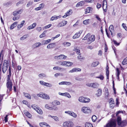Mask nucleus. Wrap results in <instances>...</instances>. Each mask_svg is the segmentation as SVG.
I'll return each mask as SVG.
<instances>
[{
	"mask_svg": "<svg viewBox=\"0 0 127 127\" xmlns=\"http://www.w3.org/2000/svg\"><path fill=\"white\" fill-rule=\"evenodd\" d=\"M116 122L113 120H111L104 126V127H116Z\"/></svg>",
	"mask_w": 127,
	"mask_h": 127,
	"instance_id": "f257e3e1",
	"label": "nucleus"
},
{
	"mask_svg": "<svg viewBox=\"0 0 127 127\" xmlns=\"http://www.w3.org/2000/svg\"><path fill=\"white\" fill-rule=\"evenodd\" d=\"M37 95L44 99H50V97L48 95L42 93H39L37 94Z\"/></svg>",
	"mask_w": 127,
	"mask_h": 127,
	"instance_id": "f03ea898",
	"label": "nucleus"
},
{
	"mask_svg": "<svg viewBox=\"0 0 127 127\" xmlns=\"http://www.w3.org/2000/svg\"><path fill=\"white\" fill-rule=\"evenodd\" d=\"M82 111L84 113L90 114L91 112V110L88 107H83L82 108Z\"/></svg>",
	"mask_w": 127,
	"mask_h": 127,
	"instance_id": "7ed1b4c3",
	"label": "nucleus"
},
{
	"mask_svg": "<svg viewBox=\"0 0 127 127\" xmlns=\"http://www.w3.org/2000/svg\"><path fill=\"white\" fill-rule=\"evenodd\" d=\"M8 62L7 61L4 62L3 63L2 67V71L3 73H5L7 70V68L8 67Z\"/></svg>",
	"mask_w": 127,
	"mask_h": 127,
	"instance_id": "20e7f679",
	"label": "nucleus"
},
{
	"mask_svg": "<svg viewBox=\"0 0 127 127\" xmlns=\"http://www.w3.org/2000/svg\"><path fill=\"white\" fill-rule=\"evenodd\" d=\"M73 126V124L72 122L69 121H68L64 123L63 124V126L64 127H72Z\"/></svg>",
	"mask_w": 127,
	"mask_h": 127,
	"instance_id": "39448f33",
	"label": "nucleus"
},
{
	"mask_svg": "<svg viewBox=\"0 0 127 127\" xmlns=\"http://www.w3.org/2000/svg\"><path fill=\"white\" fill-rule=\"evenodd\" d=\"M95 39V36L94 35H90L88 38V43L90 44L92 42H94Z\"/></svg>",
	"mask_w": 127,
	"mask_h": 127,
	"instance_id": "423d86ee",
	"label": "nucleus"
},
{
	"mask_svg": "<svg viewBox=\"0 0 127 127\" xmlns=\"http://www.w3.org/2000/svg\"><path fill=\"white\" fill-rule=\"evenodd\" d=\"M83 32V30L79 31L78 32H76L73 36V38L75 39L79 37L81 34Z\"/></svg>",
	"mask_w": 127,
	"mask_h": 127,
	"instance_id": "0eeeda50",
	"label": "nucleus"
},
{
	"mask_svg": "<svg viewBox=\"0 0 127 127\" xmlns=\"http://www.w3.org/2000/svg\"><path fill=\"white\" fill-rule=\"evenodd\" d=\"M65 113H67L74 118H76L77 116L76 114L71 111H65Z\"/></svg>",
	"mask_w": 127,
	"mask_h": 127,
	"instance_id": "6e6552de",
	"label": "nucleus"
},
{
	"mask_svg": "<svg viewBox=\"0 0 127 127\" xmlns=\"http://www.w3.org/2000/svg\"><path fill=\"white\" fill-rule=\"evenodd\" d=\"M67 21H63L57 25V26L60 27L65 25L67 23Z\"/></svg>",
	"mask_w": 127,
	"mask_h": 127,
	"instance_id": "1a4fd4ad",
	"label": "nucleus"
},
{
	"mask_svg": "<svg viewBox=\"0 0 127 127\" xmlns=\"http://www.w3.org/2000/svg\"><path fill=\"white\" fill-rule=\"evenodd\" d=\"M6 86L8 89H9V91H11L12 90V86L11 82H10V80L7 81Z\"/></svg>",
	"mask_w": 127,
	"mask_h": 127,
	"instance_id": "9d476101",
	"label": "nucleus"
},
{
	"mask_svg": "<svg viewBox=\"0 0 127 127\" xmlns=\"http://www.w3.org/2000/svg\"><path fill=\"white\" fill-rule=\"evenodd\" d=\"M107 5L106 0H104L103 4V8L104 11L106 12L107 10Z\"/></svg>",
	"mask_w": 127,
	"mask_h": 127,
	"instance_id": "9b49d317",
	"label": "nucleus"
},
{
	"mask_svg": "<svg viewBox=\"0 0 127 127\" xmlns=\"http://www.w3.org/2000/svg\"><path fill=\"white\" fill-rule=\"evenodd\" d=\"M56 46V43H53L49 44L47 46V48L48 49H52Z\"/></svg>",
	"mask_w": 127,
	"mask_h": 127,
	"instance_id": "f8f14e48",
	"label": "nucleus"
},
{
	"mask_svg": "<svg viewBox=\"0 0 127 127\" xmlns=\"http://www.w3.org/2000/svg\"><path fill=\"white\" fill-rule=\"evenodd\" d=\"M72 13V10L71 9H69L67 12L65 13V15L63 16V18H65L67 16L71 15Z\"/></svg>",
	"mask_w": 127,
	"mask_h": 127,
	"instance_id": "ddd939ff",
	"label": "nucleus"
},
{
	"mask_svg": "<svg viewBox=\"0 0 127 127\" xmlns=\"http://www.w3.org/2000/svg\"><path fill=\"white\" fill-rule=\"evenodd\" d=\"M81 69L80 68H73L72 69L69 71V72L72 73L75 72H78L81 71Z\"/></svg>",
	"mask_w": 127,
	"mask_h": 127,
	"instance_id": "4468645a",
	"label": "nucleus"
},
{
	"mask_svg": "<svg viewBox=\"0 0 127 127\" xmlns=\"http://www.w3.org/2000/svg\"><path fill=\"white\" fill-rule=\"evenodd\" d=\"M39 124L41 127H50L48 124L44 122L40 123Z\"/></svg>",
	"mask_w": 127,
	"mask_h": 127,
	"instance_id": "2eb2a0df",
	"label": "nucleus"
},
{
	"mask_svg": "<svg viewBox=\"0 0 127 127\" xmlns=\"http://www.w3.org/2000/svg\"><path fill=\"white\" fill-rule=\"evenodd\" d=\"M85 3L84 1H81L77 3L76 5V7H77L80 6H81L84 5Z\"/></svg>",
	"mask_w": 127,
	"mask_h": 127,
	"instance_id": "dca6fc26",
	"label": "nucleus"
},
{
	"mask_svg": "<svg viewBox=\"0 0 127 127\" xmlns=\"http://www.w3.org/2000/svg\"><path fill=\"white\" fill-rule=\"evenodd\" d=\"M61 17V16L60 15L58 16H52L50 19V21H52L54 20H56L60 18Z\"/></svg>",
	"mask_w": 127,
	"mask_h": 127,
	"instance_id": "f3484780",
	"label": "nucleus"
},
{
	"mask_svg": "<svg viewBox=\"0 0 127 127\" xmlns=\"http://www.w3.org/2000/svg\"><path fill=\"white\" fill-rule=\"evenodd\" d=\"M36 25V23H33L32 25H31L28 27V30H30L34 28Z\"/></svg>",
	"mask_w": 127,
	"mask_h": 127,
	"instance_id": "a211bd4d",
	"label": "nucleus"
},
{
	"mask_svg": "<svg viewBox=\"0 0 127 127\" xmlns=\"http://www.w3.org/2000/svg\"><path fill=\"white\" fill-rule=\"evenodd\" d=\"M41 45L40 43H36L33 44L32 46V48H35L36 47H39Z\"/></svg>",
	"mask_w": 127,
	"mask_h": 127,
	"instance_id": "6ab92c4d",
	"label": "nucleus"
},
{
	"mask_svg": "<svg viewBox=\"0 0 127 127\" xmlns=\"http://www.w3.org/2000/svg\"><path fill=\"white\" fill-rule=\"evenodd\" d=\"M92 9L93 8L92 7H88L86 10L85 11V13L87 14V13L91 12Z\"/></svg>",
	"mask_w": 127,
	"mask_h": 127,
	"instance_id": "aec40b11",
	"label": "nucleus"
},
{
	"mask_svg": "<svg viewBox=\"0 0 127 127\" xmlns=\"http://www.w3.org/2000/svg\"><path fill=\"white\" fill-rule=\"evenodd\" d=\"M97 93L96 94V95L97 96H99L101 95L102 94V90L101 89H99L97 90Z\"/></svg>",
	"mask_w": 127,
	"mask_h": 127,
	"instance_id": "412c9836",
	"label": "nucleus"
},
{
	"mask_svg": "<svg viewBox=\"0 0 127 127\" xmlns=\"http://www.w3.org/2000/svg\"><path fill=\"white\" fill-rule=\"evenodd\" d=\"M22 10H20L18 11H15L13 12V15L14 16H15L18 14H20L22 12Z\"/></svg>",
	"mask_w": 127,
	"mask_h": 127,
	"instance_id": "4be33fe9",
	"label": "nucleus"
},
{
	"mask_svg": "<svg viewBox=\"0 0 127 127\" xmlns=\"http://www.w3.org/2000/svg\"><path fill=\"white\" fill-rule=\"evenodd\" d=\"M17 22H14L13 24H12L10 26V29L11 30H12L14 28L16 27L17 24Z\"/></svg>",
	"mask_w": 127,
	"mask_h": 127,
	"instance_id": "5701e85b",
	"label": "nucleus"
},
{
	"mask_svg": "<svg viewBox=\"0 0 127 127\" xmlns=\"http://www.w3.org/2000/svg\"><path fill=\"white\" fill-rule=\"evenodd\" d=\"M23 94L26 97L30 99H31V98L30 95L28 93L24 92L23 93Z\"/></svg>",
	"mask_w": 127,
	"mask_h": 127,
	"instance_id": "b1692460",
	"label": "nucleus"
},
{
	"mask_svg": "<svg viewBox=\"0 0 127 127\" xmlns=\"http://www.w3.org/2000/svg\"><path fill=\"white\" fill-rule=\"evenodd\" d=\"M99 64L98 62L96 61L93 63L91 64V66L93 67H95L96 66Z\"/></svg>",
	"mask_w": 127,
	"mask_h": 127,
	"instance_id": "393cba45",
	"label": "nucleus"
},
{
	"mask_svg": "<svg viewBox=\"0 0 127 127\" xmlns=\"http://www.w3.org/2000/svg\"><path fill=\"white\" fill-rule=\"evenodd\" d=\"M99 85L97 83H92V87L94 88H96L98 87Z\"/></svg>",
	"mask_w": 127,
	"mask_h": 127,
	"instance_id": "a878e982",
	"label": "nucleus"
},
{
	"mask_svg": "<svg viewBox=\"0 0 127 127\" xmlns=\"http://www.w3.org/2000/svg\"><path fill=\"white\" fill-rule=\"evenodd\" d=\"M11 73L10 67H9V74L7 75V81L10 80V77L11 76Z\"/></svg>",
	"mask_w": 127,
	"mask_h": 127,
	"instance_id": "bb28decb",
	"label": "nucleus"
},
{
	"mask_svg": "<svg viewBox=\"0 0 127 127\" xmlns=\"http://www.w3.org/2000/svg\"><path fill=\"white\" fill-rule=\"evenodd\" d=\"M120 125H119L121 127H123L124 126L126 125V121H122L121 123H120Z\"/></svg>",
	"mask_w": 127,
	"mask_h": 127,
	"instance_id": "cd10ccee",
	"label": "nucleus"
},
{
	"mask_svg": "<svg viewBox=\"0 0 127 127\" xmlns=\"http://www.w3.org/2000/svg\"><path fill=\"white\" fill-rule=\"evenodd\" d=\"M36 111L39 114L42 115L43 112L42 110L39 108H38L36 110Z\"/></svg>",
	"mask_w": 127,
	"mask_h": 127,
	"instance_id": "c85d7f7f",
	"label": "nucleus"
},
{
	"mask_svg": "<svg viewBox=\"0 0 127 127\" xmlns=\"http://www.w3.org/2000/svg\"><path fill=\"white\" fill-rule=\"evenodd\" d=\"M51 39H48L46 40H43L42 41V45L47 44L50 42Z\"/></svg>",
	"mask_w": 127,
	"mask_h": 127,
	"instance_id": "c756f323",
	"label": "nucleus"
},
{
	"mask_svg": "<svg viewBox=\"0 0 127 127\" xmlns=\"http://www.w3.org/2000/svg\"><path fill=\"white\" fill-rule=\"evenodd\" d=\"M60 60L65 59L67 58V56L64 55H59Z\"/></svg>",
	"mask_w": 127,
	"mask_h": 127,
	"instance_id": "7c9ffc66",
	"label": "nucleus"
},
{
	"mask_svg": "<svg viewBox=\"0 0 127 127\" xmlns=\"http://www.w3.org/2000/svg\"><path fill=\"white\" fill-rule=\"evenodd\" d=\"M66 66H69L72 65L73 64V63L69 62L66 61Z\"/></svg>",
	"mask_w": 127,
	"mask_h": 127,
	"instance_id": "2f4dec72",
	"label": "nucleus"
},
{
	"mask_svg": "<svg viewBox=\"0 0 127 127\" xmlns=\"http://www.w3.org/2000/svg\"><path fill=\"white\" fill-rule=\"evenodd\" d=\"M85 127H93L92 125L89 123H86L85 125Z\"/></svg>",
	"mask_w": 127,
	"mask_h": 127,
	"instance_id": "473e14b6",
	"label": "nucleus"
},
{
	"mask_svg": "<svg viewBox=\"0 0 127 127\" xmlns=\"http://www.w3.org/2000/svg\"><path fill=\"white\" fill-rule=\"evenodd\" d=\"M109 29L111 35H112V31L114 30V27L112 25H111L109 27Z\"/></svg>",
	"mask_w": 127,
	"mask_h": 127,
	"instance_id": "72a5a7b5",
	"label": "nucleus"
},
{
	"mask_svg": "<svg viewBox=\"0 0 127 127\" xmlns=\"http://www.w3.org/2000/svg\"><path fill=\"white\" fill-rule=\"evenodd\" d=\"M53 69L54 70H60L62 69H63V70H64V68H62L61 67H59L58 66H55L53 68Z\"/></svg>",
	"mask_w": 127,
	"mask_h": 127,
	"instance_id": "f704fd0d",
	"label": "nucleus"
},
{
	"mask_svg": "<svg viewBox=\"0 0 127 127\" xmlns=\"http://www.w3.org/2000/svg\"><path fill=\"white\" fill-rule=\"evenodd\" d=\"M63 44L65 46L68 47L70 45L71 43L69 42H64L63 43Z\"/></svg>",
	"mask_w": 127,
	"mask_h": 127,
	"instance_id": "c9c22d12",
	"label": "nucleus"
},
{
	"mask_svg": "<svg viewBox=\"0 0 127 127\" xmlns=\"http://www.w3.org/2000/svg\"><path fill=\"white\" fill-rule=\"evenodd\" d=\"M117 122L118 125H120V123H121L122 121H121V118L120 117H118L117 118Z\"/></svg>",
	"mask_w": 127,
	"mask_h": 127,
	"instance_id": "e433bc0d",
	"label": "nucleus"
},
{
	"mask_svg": "<svg viewBox=\"0 0 127 127\" xmlns=\"http://www.w3.org/2000/svg\"><path fill=\"white\" fill-rule=\"evenodd\" d=\"M117 72L116 73V74L117 76L118 77V79L119 80V75L120 74V71L118 68H117L116 69Z\"/></svg>",
	"mask_w": 127,
	"mask_h": 127,
	"instance_id": "4c0bfd02",
	"label": "nucleus"
},
{
	"mask_svg": "<svg viewBox=\"0 0 127 127\" xmlns=\"http://www.w3.org/2000/svg\"><path fill=\"white\" fill-rule=\"evenodd\" d=\"M46 31H44L43 33L40 34V35L39 36V37L40 38H42V37H43L46 36L45 33L46 32Z\"/></svg>",
	"mask_w": 127,
	"mask_h": 127,
	"instance_id": "58836bf2",
	"label": "nucleus"
},
{
	"mask_svg": "<svg viewBox=\"0 0 127 127\" xmlns=\"http://www.w3.org/2000/svg\"><path fill=\"white\" fill-rule=\"evenodd\" d=\"M24 112L25 114L28 117L30 118V117H31V114L28 112L26 111L25 112Z\"/></svg>",
	"mask_w": 127,
	"mask_h": 127,
	"instance_id": "ea45409f",
	"label": "nucleus"
},
{
	"mask_svg": "<svg viewBox=\"0 0 127 127\" xmlns=\"http://www.w3.org/2000/svg\"><path fill=\"white\" fill-rule=\"evenodd\" d=\"M90 36V33H88L85 36L83 39V40H85L88 39V37Z\"/></svg>",
	"mask_w": 127,
	"mask_h": 127,
	"instance_id": "a19ab883",
	"label": "nucleus"
},
{
	"mask_svg": "<svg viewBox=\"0 0 127 127\" xmlns=\"http://www.w3.org/2000/svg\"><path fill=\"white\" fill-rule=\"evenodd\" d=\"M123 64L124 65L127 64V58H125L122 62Z\"/></svg>",
	"mask_w": 127,
	"mask_h": 127,
	"instance_id": "79ce46f5",
	"label": "nucleus"
},
{
	"mask_svg": "<svg viewBox=\"0 0 127 127\" xmlns=\"http://www.w3.org/2000/svg\"><path fill=\"white\" fill-rule=\"evenodd\" d=\"M109 95V92L108 91V89H105V95L106 98H107V97H108Z\"/></svg>",
	"mask_w": 127,
	"mask_h": 127,
	"instance_id": "37998d69",
	"label": "nucleus"
},
{
	"mask_svg": "<svg viewBox=\"0 0 127 127\" xmlns=\"http://www.w3.org/2000/svg\"><path fill=\"white\" fill-rule=\"evenodd\" d=\"M38 76L39 77L42 78L46 76L45 74L44 73L40 74Z\"/></svg>",
	"mask_w": 127,
	"mask_h": 127,
	"instance_id": "c03bdc74",
	"label": "nucleus"
},
{
	"mask_svg": "<svg viewBox=\"0 0 127 127\" xmlns=\"http://www.w3.org/2000/svg\"><path fill=\"white\" fill-rule=\"evenodd\" d=\"M84 97L81 96L79 97L78 99L79 101L80 102H84Z\"/></svg>",
	"mask_w": 127,
	"mask_h": 127,
	"instance_id": "a18cd8bd",
	"label": "nucleus"
},
{
	"mask_svg": "<svg viewBox=\"0 0 127 127\" xmlns=\"http://www.w3.org/2000/svg\"><path fill=\"white\" fill-rule=\"evenodd\" d=\"M92 119L93 122H95L97 119L95 115H93L92 117Z\"/></svg>",
	"mask_w": 127,
	"mask_h": 127,
	"instance_id": "49530a36",
	"label": "nucleus"
},
{
	"mask_svg": "<svg viewBox=\"0 0 127 127\" xmlns=\"http://www.w3.org/2000/svg\"><path fill=\"white\" fill-rule=\"evenodd\" d=\"M27 37L28 35H25L20 38V40H24L27 38Z\"/></svg>",
	"mask_w": 127,
	"mask_h": 127,
	"instance_id": "de8ad7c7",
	"label": "nucleus"
},
{
	"mask_svg": "<svg viewBox=\"0 0 127 127\" xmlns=\"http://www.w3.org/2000/svg\"><path fill=\"white\" fill-rule=\"evenodd\" d=\"M53 103L55 105H59L60 104V102L56 100L53 102Z\"/></svg>",
	"mask_w": 127,
	"mask_h": 127,
	"instance_id": "09e8293b",
	"label": "nucleus"
},
{
	"mask_svg": "<svg viewBox=\"0 0 127 127\" xmlns=\"http://www.w3.org/2000/svg\"><path fill=\"white\" fill-rule=\"evenodd\" d=\"M66 61L60 62H59L60 65L65 66L66 65Z\"/></svg>",
	"mask_w": 127,
	"mask_h": 127,
	"instance_id": "8fccbe9b",
	"label": "nucleus"
},
{
	"mask_svg": "<svg viewBox=\"0 0 127 127\" xmlns=\"http://www.w3.org/2000/svg\"><path fill=\"white\" fill-rule=\"evenodd\" d=\"M45 107L46 108L50 110H52L53 109L52 107H50L49 106L48 104H46L45 105Z\"/></svg>",
	"mask_w": 127,
	"mask_h": 127,
	"instance_id": "3c124183",
	"label": "nucleus"
},
{
	"mask_svg": "<svg viewBox=\"0 0 127 127\" xmlns=\"http://www.w3.org/2000/svg\"><path fill=\"white\" fill-rule=\"evenodd\" d=\"M32 107L34 109L35 111H36V110L38 108V107L37 106H36L35 105H32Z\"/></svg>",
	"mask_w": 127,
	"mask_h": 127,
	"instance_id": "603ef678",
	"label": "nucleus"
},
{
	"mask_svg": "<svg viewBox=\"0 0 127 127\" xmlns=\"http://www.w3.org/2000/svg\"><path fill=\"white\" fill-rule=\"evenodd\" d=\"M90 101V99L89 98H84V103H87L89 102Z\"/></svg>",
	"mask_w": 127,
	"mask_h": 127,
	"instance_id": "864d4df0",
	"label": "nucleus"
},
{
	"mask_svg": "<svg viewBox=\"0 0 127 127\" xmlns=\"http://www.w3.org/2000/svg\"><path fill=\"white\" fill-rule=\"evenodd\" d=\"M96 78H99L102 80H103L104 78L103 75H100L99 76L96 77Z\"/></svg>",
	"mask_w": 127,
	"mask_h": 127,
	"instance_id": "5fc2aeb1",
	"label": "nucleus"
},
{
	"mask_svg": "<svg viewBox=\"0 0 127 127\" xmlns=\"http://www.w3.org/2000/svg\"><path fill=\"white\" fill-rule=\"evenodd\" d=\"M126 24L123 23L122 24V26L126 31H127V27L126 26Z\"/></svg>",
	"mask_w": 127,
	"mask_h": 127,
	"instance_id": "6e6d98bb",
	"label": "nucleus"
},
{
	"mask_svg": "<svg viewBox=\"0 0 127 127\" xmlns=\"http://www.w3.org/2000/svg\"><path fill=\"white\" fill-rule=\"evenodd\" d=\"M52 25L51 24H50L47 25L45 26L43 28H44V29H47L48 28H50V27H51V26Z\"/></svg>",
	"mask_w": 127,
	"mask_h": 127,
	"instance_id": "4d7b16f0",
	"label": "nucleus"
},
{
	"mask_svg": "<svg viewBox=\"0 0 127 127\" xmlns=\"http://www.w3.org/2000/svg\"><path fill=\"white\" fill-rule=\"evenodd\" d=\"M63 74L62 73H57L54 74V76L55 77H57L58 76H63Z\"/></svg>",
	"mask_w": 127,
	"mask_h": 127,
	"instance_id": "13d9d810",
	"label": "nucleus"
},
{
	"mask_svg": "<svg viewBox=\"0 0 127 127\" xmlns=\"http://www.w3.org/2000/svg\"><path fill=\"white\" fill-rule=\"evenodd\" d=\"M40 83L43 85L46 86L47 83L45 82L42 81H39Z\"/></svg>",
	"mask_w": 127,
	"mask_h": 127,
	"instance_id": "bf43d9fd",
	"label": "nucleus"
},
{
	"mask_svg": "<svg viewBox=\"0 0 127 127\" xmlns=\"http://www.w3.org/2000/svg\"><path fill=\"white\" fill-rule=\"evenodd\" d=\"M51 117L56 121H59L58 118L57 116H53V117Z\"/></svg>",
	"mask_w": 127,
	"mask_h": 127,
	"instance_id": "052dcab7",
	"label": "nucleus"
},
{
	"mask_svg": "<svg viewBox=\"0 0 127 127\" xmlns=\"http://www.w3.org/2000/svg\"><path fill=\"white\" fill-rule=\"evenodd\" d=\"M110 104H114L113 99L112 98H110L109 100Z\"/></svg>",
	"mask_w": 127,
	"mask_h": 127,
	"instance_id": "680f3d73",
	"label": "nucleus"
},
{
	"mask_svg": "<svg viewBox=\"0 0 127 127\" xmlns=\"http://www.w3.org/2000/svg\"><path fill=\"white\" fill-rule=\"evenodd\" d=\"M89 19H87L84 21L83 23L85 25H87L88 23Z\"/></svg>",
	"mask_w": 127,
	"mask_h": 127,
	"instance_id": "e2e57ef3",
	"label": "nucleus"
},
{
	"mask_svg": "<svg viewBox=\"0 0 127 127\" xmlns=\"http://www.w3.org/2000/svg\"><path fill=\"white\" fill-rule=\"evenodd\" d=\"M46 86L48 87H51L52 86V84L48 83H47Z\"/></svg>",
	"mask_w": 127,
	"mask_h": 127,
	"instance_id": "0e129e2a",
	"label": "nucleus"
},
{
	"mask_svg": "<svg viewBox=\"0 0 127 127\" xmlns=\"http://www.w3.org/2000/svg\"><path fill=\"white\" fill-rule=\"evenodd\" d=\"M96 18L97 19L100 21V22H101V20L100 18L99 17V16L97 15H96Z\"/></svg>",
	"mask_w": 127,
	"mask_h": 127,
	"instance_id": "69168bd1",
	"label": "nucleus"
},
{
	"mask_svg": "<svg viewBox=\"0 0 127 127\" xmlns=\"http://www.w3.org/2000/svg\"><path fill=\"white\" fill-rule=\"evenodd\" d=\"M54 59L56 60H60L59 58V56H55L54 57Z\"/></svg>",
	"mask_w": 127,
	"mask_h": 127,
	"instance_id": "338daca9",
	"label": "nucleus"
},
{
	"mask_svg": "<svg viewBox=\"0 0 127 127\" xmlns=\"http://www.w3.org/2000/svg\"><path fill=\"white\" fill-rule=\"evenodd\" d=\"M71 84V83L69 82L65 81V85H68Z\"/></svg>",
	"mask_w": 127,
	"mask_h": 127,
	"instance_id": "774afa93",
	"label": "nucleus"
}]
</instances>
